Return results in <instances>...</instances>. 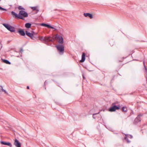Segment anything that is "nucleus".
Instances as JSON below:
<instances>
[{
  "mask_svg": "<svg viewBox=\"0 0 147 147\" xmlns=\"http://www.w3.org/2000/svg\"><path fill=\"white\" fill-rule=\"evenodd\" d=\"M84 16L86 17H89L90 18L92 19L93 18V16L91 14H90L89 13H84Z\"/></svg>",
  "mask_w": 147,
  "mask_h": 147,
  "instance_id": "f8f14e48",
  "label": "nucleus"
},
{
  "mask_svg": "<svg viewBox=\"0 0 147 147\" xmlns=\"http://www.w3.org/2000/svg\"><path fill=\"white\" fill-rule=\"evenodd\" d=\"M143 64H144V67L145 68V70H146V71H147V68L145 65L144 62H143Z\"/></svg>",
  "mask_w": 147,
  "mask_h": 147,
  "instance_id": "a878e982",
  "label": "nucleus"
},
{
  "mask_svg": "<svg viewBox=\"0 0 147 147\" xmlns=\"http://www.w3.org/2000/svg\"><path fill=\"white\" fill-rule=\"evenodd\" d=\"M20 53H22L23 52V50L22 48H21L20 49Z\"/></svg>",
  "mask_w": 147,
  "mask_h": 147,
  "instance_id": "bb28decb",
  "label": "nucleus"
},
{
  "mask_svg": "<svg viewBox=\"0 0 147 147\" xmlns=\"http://www.w3.org/2000/svg\"><path fill=\"white\" fill-rule=\"evenodd\" d=\"M85 55L86 54L84 53H82V59L80 61V62H83L85 60Z\"/></svg>",
  "mask_w": 147,
  "mask_h": 147,
  "instance_id": "4468645a",
  "label": "nucleus"
},
{
  "mask_svg": "<svg viewBox=\"0 0 147 147\" xmlns=\"http://www.w3.org/2000/svg\"><path fill=\"white\" fill-rule=\"evenodd\" d=\"M18 8L19 10H21V9L25 10V9L21 6H19L18 7Z\"/></svg>",
  "mask_w": 147,
  "mask_h": 147,
  "instance_id": "4be33fe9",
  "label": "nucleus"
},
{
  "mask_svg": "<svg viewBox=\"0 0 147 147\" xmlns=\"http://www.w3.org/2000/svg\"><path fill=\"white\" fill-rule=\"evenodd\" d=\"M28 13L25 11L21 10H20L19 13V19L24 20V18L28 17Z\"/></svg>",
  "mask_w": 147,
  "mask_h": 147,
  "instance_id": "f257e3e1",
  "label": "nucleus"
},
{
  "mask_svg": "<svg viewBox=\"0 0 147 147\" xmlns=\"http://www.w3.org/2000/svg\"><path fill=\"white\" fill-rule=\"evenodd\" d=\"M46 81H45V83H45H45H46Z\"/></svg>",
  "mask_w": 147,
  "mask_h": 147,
  "instance_id": "7c9ffc66",
  "label": "nucleus"
},
{
  "mask_svg": "<svg viewBox=\"0 0 147 147\" xmlns=\"http://www.w3.org/2000/svg\"><path fill=\"white\" fill-rule=\"evenodd\" d=\"M125 140H126L127 143H129L130 141L126 137L125 138Z\"/></svg>",
  "mask_w": 147,
  "mask_h": 147,
  "instance_id": "b1692460",
  "label": "nucleus"
},
{
  "mask_svg": "<svg viewBox=\"0 0 147 147\" xmlns=\"http://www.w3.org/2000/svg\"><path fill=\"white\" fill-rule=\"evenodd\" d=\"M18 32L22 36H24L25 35L26 33L23 30H20L18 31Z\"/></svg>",
  "mask_w": 147,
  "mask_h": 147,
  "instance_id": "2eb2a0df",
  "label": "nucleus"
},
{
  "mask_svg": "<svg viewBox=\"0 0 147 147\" xmlns=\"http://www.w3.org/2000/svg\"><path fill=\"white\" fill-rule=\"evenodd\" d=\"M1 1V0H0V1Z\"/></svg>",
  "mask_w": 147,
  "mask_h": 147,
  "instance_id": "2f4dec72",
  "label": "nucleus"
},
{
  "mask_svg": "<svg viewBox=\"0 0 147 147\" xmlns=\"http://www.w3.org/2000/svg\"><path fill=\"white\" fill-rule=\"evenodd\" d=\"M40 25L42 26L47 27L49 28L54 29L55 30H57V29L56 28H54V27L51 26L50 25L47 24L43 23L41 24H40Z\"/></svg>",
  "mask_w": 147,
  "mask_h": 147,
  "instance_id": "6e6552de",
  "label": "nucleus"
},
{
  "mask_svg": "<svg viewBox=\"0 0 147 147\" xmlns=\"http://www.w3.org/2000/svg\"><path fill=\"white\" fill-rule=\"evenodd\" d=\"M27 89H29V86H28L27 87Z\"/></svg>",
  "mask_w": 147,
  "mask_h": 147,
  "instance_id": "c85d7f7f",
  "label": "nucleus"
},
{
  "mask_svg": "<svg viewBox=\"0 0 147 147\" xmlns=\"http://www.w3.org/2000/svg\"><path fill=\"white\" fill-rule=\"evenodd\" d=\"M13 144L16 147H21V143L19 142L18 140L16 139L15 140Z\"/></svg>",
  "mask_w": 147,
  "mask_h": 147,
  "instance_id": "9d476101",
  "label": "nucleus"
},
{
  "mask_svg": "<svg viewBox=\"0 0 147 147\" xmlns=\"http://www.w3.org/2000/svg\"><path fill=\"white\" fill-rule=\"evenodd\" d=\"M0 143L3 145H5L8 146L10 147H12V145L9 142H5L3 141H1Z\"/></svg>",
  "mask_w": 147,
  "mask_h": 147,
  "instance_id": "9b49d317",
  "label": "nucleus"
},
{
  "mask_svg": "<svg viewBox=\"0 0 147 147\" xmlns=\"http://www.w3.org/2000/svg\"><path fill=\"white\" fill-rule=\"evenodd\" d=\"M128 137H129L130 138H132V136L131 135H129L128 136Z\"/></svg>",
  "mask_w": 147,
  "mask_h": 147,
  "instance_id": "cd10ccee",
  "label": "nucleus"
},
{
  "mask_svg": "<svg viewBox=\"0 0 147 147\" xmlns=\"http://www.w3.org/2000/svg\"><path fill=\"white\" fill-rule=\"evenodd\" d=\"M57 49L60 55H62L64 51V47L62 45H59L56 46Z\"/></svg>",
  "mask_w": 147,
  "mask_h": 147,
  "instance_id": "39448f33",
  "label": "nucleus"
},
{
  "mask_svg": "<svg viewBox=\"0 0 147 147\" xmlns=\"http://www.w3.org/2000/svg\"><path fill=\"white\" fill-rule=\"evenodd\" d=\"M31 8L33 10V11H36V13H37L39 11V10L37 9V7H31Z\"/></svg>",
  "mask_w": 147,
  "mask_h": 147,
  "instance_id": "f3484780",
  "label": "nucleus"
},
{
  "mask_svg": "<svg viewBox=\"0 0 147 147\" xmlns=\"http://www.w3.org/2000/svg\"><path fill=\"white\" fill-rule=\"evenodd\" d=\"M142 116V115L141 114H140L138 115L137 117L135 119L134 122V123L136 124L139 122H140L141 120V118H140V117H141Z\"/></svg>",
  "mask_w": 147,
  "mask_h": 147,
  "instance_id": "0eeeda50",
  "label": "nucleus"
},
{
  "mask_svg": "<svg viewBox=\"0 0 147 147\" xmlns=\"http://www.w3.org/2000/svg\"><path fill=\"white\" fill-rule=\"evenodd\" d=\"M39 38L40 40L42 41H43L45 43L47 44L49 42H53L52 39L51 38V37H47L45 36V37H44L43 36H41L39 37Z\"/></svg>",
  "mask_w": 147,
  "mask_h": 147,
  "instance_id": "f03ea898",
  "label": "nucleus"
},
{
  "mask_svg": "<svg viewBox=\"0 0 147 147\" xmlns=\"http://www.w3.org/2000/svg\"><path fill=\"white\" fill-rule=\"evenodd\" d=\"M31 32L32 34V35L34 37V38L35 39V40L37 39V37L36 36L37 35V33H36L34 32L33 31H32Z\"/></svg>",
  "mask_w": 147,
  "mask_h": 147,
  "instance_id": "dca6fc26",
  "label": "nucleus"
},
{
  "mask_svg": "<svg viewBox=\"0 0 147 147\" xmlns=\"http://www.w3.org/2000/svg\"><path fill=\"white\" fill-rule=\"evenodd\" d=\"M3 25L5 28L11 32H15V28L12 26L5 23L3 24Z\"/></svg>",
  "mask_w": 147,
  "mask_h": 147,
  "instance_id": "20e7f679",
  "label": "nucleus"
},
{
  "mask_svg": "<svg viewBox=\"0 0 147 147\" xmlns=\"http://www.w3.org/2000/svg\"><path fill=\"white\" fill-rule=\"evenodd\" d=\"M82 76H83V78H85V77L83 75H82Z\"/></svg>",
  "mask_w": 147,
  "mask_h": 147,
  "instance_id": "c756f323",
  "label": "nucleus"
},
{
  "mask_svg": "<svg viewBox=\"0 0 147 147\" xmlns=\"http://www.w3.org/2000/svg\"><path fill=\"white\" fill-rule=\"evenodd\" d=\"M122 110L123 111L126 112L127 110L126 107H123L122 108Z\"/></svg>",
  "mask_w": 147,
  "mask_h": 147,
  "instance_id": "aec40b11",
  "label": "nucleus"
},
{
  "mask_svg": "<svg viewBox=\"0 0 147 147\" xmlns=\"http://www.w3.org/2000/svg\"><path fill=\"white\" fill-rule=\"evenodd\" d=\"M25 32H26V35L28 36L29 37H30L31 39L33 40H35L34 37L32 32L30 33V32H28L27 31H25Z\"/></svg>",
  "mask_w": 147,
  "mask_h": 147,
  "instance_id": "1a4fd4ad",
  "label": "nucleus"
},
{
  "mask_svg": "<svg viewBox=\"0 0 147 147\" xmlns=\"http://www.w3.org/2000/svg\"><path fill=\"white\" fill-rule=\"evenodd\" d=\"M55 38L56 40H59L58 42L60 44H62L63 42V38L62 36L60 35L56 34L55 35Z\"/></svg>",
  "mask_w": 147,
  "mask_h": 147,
  "instance_id": "423d86ee",
  "label": "nucleus"
},
{
  "mask_svg": "<svg viewBox=\"0 0 147 147\" xmlns=\"http://www.w3.org/2000/svg\"><path fill=\"white\" fill-rule=\"evenodd\" d=\"M0 10H2V11H7V10L6 9L4 8H3L0 6Z\"/></svg>",
  "mask_w": 147,
  "mask_h": 147,
  "instance_id": "393cba45",
  "label": "nucleus"
},
{
  "mask_svg": "<svg viewBox=\"0 0 147 147\" xmlns=\"http://www.w3.org/2000/svg\"><path fill=\"white\" fill-rule=\"evenodd\" d=\"M31 24L30 23H27L25 24V27L27 28H29L31 27Z\"/></svg>",
  "mask_w": 147,
  "mask_h": 147,
  "instance_id": "a211bd4d",
  "label": "nucleus"
},
{
  "mask_svg": "<svg viewBox=\"0 0 147 147\" xmlns=\"http://www.w3.org/2000/svg\"><path fill=\"white\" fill-rule=\"evenodd\" d=\"M99 112L98 113H94V114H93V115H92V117H93V118L94 119H95L96 118V117H95V115H97V114H99Z\"/></svg>",
  "mask_w": 147,
  "mask_h": 147,
  "instance_id": "5701e85b",
  "label": "nucleus"
},
{
  "mask_svg": "<svg viewBox=\"0 0 147 147\" xmlns=\"http://www.w3.org/2000/svg\"><path fill=\"white\" fill-rule=\"evenodd\" d=\"M115 103L112 104V107H111L109 109V111L110 112H114L116 110H119L120 109V106H117L115 105Z\"/></svg>",
  "mask_w": 147,
  "mask_h": 147,
  "instance_id": "7ed1b4c3",
  "label": "nucleus"
},
{
  "mask_svg": "<svg viewBox=\"0 0 147 147\" xmlns=\"http://www.w3.org/2000/svg\"><path fill=\"white\" fill-rule=\"evenodd\" d=\"M0 87H1V90L3 92H4L6 94H8L6 91L3 89V87L2 86H0Z\"/></svg>",
  "mask_w": 147,
  "mask_h": 147,
  "instance_id": "412c9836",
  "label": "nucleus"
},
{
  "mask_svg": "<svg viewBox=\"0 0 147 147\" xmlns=\"http://www.w3.org/2000/svg\"><path fill=\"white\" fill-rule=\"evenodd\" d=\"M11 14L13 15V17L16 18H19V14H18L13 11L11 12Z\"/></svg>",
  "mask_w": 147,
  "mask_h": 147,
  "instance_id": "ddd939ff",
  "label": "nucleus"
},
{
  "mask_svg": "<svg viewBox=\"0 0 147 147\" xmlns=\"http://www.w3.org/2000/svg\"><path fill=\"white\" fill-rule=\"evenodd\" d=\"M1 91V90H0V92Z\"/></svg>",
  "mask_w": 147,
  "mask_h": 147,
  "instance_id": "473e14b6",
  "label": "nucleus"
},
{
  "mask_svg": "<svg viewBox=\"0 0 147 147\" xmlns=\"http://www.w3.org/2000/svg\"><path fill=\"white\" fill-rule=\"evenodd\" d=\"M3 61L5 63L7 64H10L11 63L9 61L6 59H2Z\"/></svg>",
  "mask_w": 147,
  "mask_h": 147,
  "instance_id": "6ab92c4d",
  "label": "nucleus"
}]
</instances>
